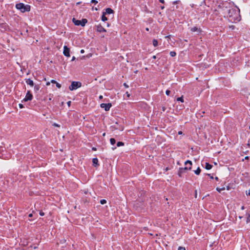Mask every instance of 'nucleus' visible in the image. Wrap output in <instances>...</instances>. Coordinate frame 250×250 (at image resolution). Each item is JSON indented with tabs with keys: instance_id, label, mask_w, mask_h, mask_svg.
Wrapping results in <instances>:
<instances>
[{
	"instance_id": "obj_26",
	"label": "nucleus",
	"mask_w": 250,
	"mask_h": 250,
	"mask_svg": "<svg viewBox=\"0 0 250 250\" xmlns=\"http://www.w3.org/2000/svg\"><path fill=\"white\" fill-rule=\"evenodd\" d=\"M81 191L82 192H83L85 194H86L88 192V190L86 189H85L84 190H82Z\"/></svg>"
},
{
	"instance_id": "obj_40",
	"label": "nucleus",
	"mask_w": 250,
	"mask_h": 250,
	"mask_svg": "<svg viewBox=\"0 0 250 250\" xmlns=\"http://www.w3.org/2000/svg\"><path fill=\"white\" fill-rule=\"evenodd\" d=\"M103 96H102V95H100V96H99V99H103Z\"/></svg>"
},
{
	"instance_id": "obj_37",
	"label": "nucleus",
	"mask_w": 250,
	"mask_h": 250,
	"mask_svg": "<svg viewBox=\"0 0 250 250\" xmlns=\"http://www.w3.org/2000/svg\"><path fill=\"white\" fill-rule=\"evenodd\" d=\"M19 107H20L21 108H23V105L22 104H19Z\"/></svg>"
},
{
	"instance_id": "obj_5",
	"label": "nucleus",
	"mask_w": 250,
	"mask_h": 250,
	"mask_svg": "<svg viewBox=\"0 0 250 250\" xmlns=\"http://www.w3.org/2000/svg\"><path fill=\"white\" fill-rule=\"evenodd\" d=\"M33 99V96L30 93V91H28L27 92L26 95L25 96V97L23 99L22 101L24 102H27L28 101H31Z\"/></svg>"
},
{
	"instance_id": "obj_19",
	"label": "nucleus",
	"mask_w": 250,
	"mask_h": 250,
	"mask_svg": "<svg viewBox=\"0 0 250 250\" xmlns=\"http://www.w3.org/2000/svg\"><path fill=\"white\" fill-rule=\"evenodd\" d=\"M110 144L112 145H114L115 143H116V140L114 138H111L110 139Z\"/></svg>"
},
{
	"instance_id": "obj_53",
	"label": "nucleus",
	"mask_w": 250,
	"mask_h": 250,
	"mask_svg": "<svg viewBox=\"0 0 250 250\" xmlns=\"http://www.w3.org/2000/svg\"><path fill=\"white\" fill-rule=\"evenodd\" d=\"M161 2L163 3L164 2V0H161Z\"/></svg>"
},
{
	"instance_id": "obj_56",
	"label": "nucleus",
	"mask_w": 250,
	"mask_h": 250,
	"mask_svg": "<svg viewBox=\"0 0 250 250\" xmlns=\"http://www.w3.org/2000/svg\"><path fill=\"white\" fill-rule=\"evenodd\" d=\"M105 133H104L103 134V136H105Z\"/></svg>"
},
{
	"instance_id": "obj_1",
	"label": "nucleus",
	"mask_w": 250,
	"mask_h": 250,
	"mask_svg": "<svg viewBox=\"0 0 250 250\" xmlns=\"http://www.w3.org/2000/svg\"><path fill=\"white\" fill-rule=\"evenodd\" d=\"M226 13L227 16L229 18H231L232 20H235L237 16V10L235 8L228 9L227 6L226 7Z\"/></svg>"
},
{
	"instance_id": "obj_34",
	"label": "nucleus",
	"mask_w": 250,
	"mask_h": 250,
	"mask_svg": "<svg viewBox=\"0 0 250 250\" xmlns=\"http://www.w3.org/2000/svg\"><path fill=\"white\" fill-rule=\"evenodd\" d=\"M246 193L247 195H250V190H249V191H246Z\"/></svg>"
},
{
	"instance_id": "obj_25",
	"label": "nucleus",
	"mask_w": 250,
	"mask_h": 250,
	"mask_svg": "<svg viewBox=\"0 0 250 250\" xmlns=\"http://www.w3.org/2000/svg\"><path fill=\"white\" fill-rule=\"evenodd\" d=\"M106 203V201L104 199H102L100 201V203L102 205H104V204H105Z\"/></svg>"
},
{
	"instance_id": "obj_27",
	"label": "nucleus",
	"mask_w": 250,
	"mask_h": 250,
	"mask_svg": "<svg viewBox=\"0 0 250 250\" xmlns=\"http://www.w3.org/2000/svg\"><path fill=\"white\" fill-rule=\"evenodd\" d=\"M56 84L57 87H58L59 88L61 87V84L59 83H56Z\"/></svg>"
},
{
	"instance_id": "obj_28",
	"label": "nucleus",
	"mask_w": 250,
	"mask_h": 250,
	"mask_svg": "<svg viewBox=\"0 0 250 250\" xmlns=\"http://www.w3.org/2000/svg\"><path fill=\"white\" fill-rule=\"evenodd\" d=\"M225 188H216V190L219 192H221V191L223 190H224Z\"/></svg>"
},
{
	"instance_id": "obj_16",
	"label": "nucleus",
	"mask_w": 250,
	"mask_h": 250,
	"mask_svg": "<svg viewBox=\"0 0 250 250\" xmlns=\"http://www.w3.org/2000/svg\"><path fill=\"white\" fill-rule=\"evenodd\" d=\"M194 173L196 175H199L201 172V169L200 167H198L196 170L194 171Z\"/></svg>"
},
{
	"instance_id": "obj_11",
	"label": "nucleus",
	"mask_w": 250,
	"mask_h": 250,
	"mask_svg": "<svg viewBox=\"0 0 250 250\" xmlns=\"http://www.w3.org/2000/svg\"><path fill=\"white\" fill-rule=\"evenodd\" d=\"M26 83L27 84H29V85H30L31 86H34V82L33 81L30 79H28L26 80Z\"/></svg>"
},
{
	"instance_id": "obj_41",
	"label": "nucleus",
	"mask_w": 250,
	"mask_h": 250,
	"mask_svg": "<svg viewBox=\"0 0 250 250\" xmlns=\"http://www.w3.org/2000/svg\"><path fill=\"white\" fill-rule=\"evenodd\" d=\"M32 216H33V215H32V213L29 214V215H28V216H29V217H32Z\"/></svg>"
},
{
	"instance_id": "obj_42",
	"label": "nucleus",
	"mask_w": 250,
	"mask_h": 250,
	"mask_svg": "<svg viewBox=\"0 0 250 250\" xmlns=\"http://www.w3.org/2000/svg\"><path fill=\"white\" fill-rule=\"evenodd\" d=\"M182 134V132L181 131H180L178 132V134Z\"/></svg>"
},
{
	"instance_id": "obj_55",
	"label": "nucleus",
	"mask_w": 250,
	"mask_h": 250,
	"mask_svg": "<svg viewBox=\"0 0 250 250\" xmlns=\"http://www.w3.org/2000/svg\"><path fill=\"white\" fill-rule=\"evenodd\" d=\"M245 159H248V156L246 157H245Z\"/></svg>"
},
{
	"instance_id": "obj_49",
	"label": "nucleus",
	"mask_w": 250,
	"mask_h": 250,
	"mask_svg": "<svg viewBox=\"0 0 250 250\" xmlns=\"http://www.w3.org/2000/svg\"><path fill=\"white\" fill-rule=\"evenodd\" d=\"M241 209H244V206H242V207H241Z\"/></svg>"
},
{
	"instance_id": "obj_14",
	"label": "nucleus",
	"mask_w": 250,
	"mask_h": 250,
	"mask_svg": "<svg viewBox=\"0 0 250 250\" xmlns=\"http://www.w3.org/2000/svg\"><path fill=\"white\" fill-rule=\"evenodd\" d=\"M212 165H210L208 163H206V167L205 168L207 170H209L212 168Z\"/></svg>"
},
{
	"instance_id": "obj_23",
	"label": "nucleus",
	"mask_w": 250,
	"mask_h": 250,
	"mask_svg": "<svg viewBox=\"0 0 250 250\" xmlns=\"http://www.w3.org/2000/svg\"><path fill=\"white\" fill-rule=\"evenodd\" d=\"M177 100L178 101H180V102H182V103H183V102H184V99H183V96H182V97H179V98H178L177 99Z\"/></svg>"
},
{
	"instance_id": "obj_2",
	"label": "nucleus",
	"mask_w": 250,
	"mask_h": 250,
	"mask_svg": "<svg viewBox=\"0 0 250 250\" xmlns=\"http://www.w3.org/2000/svg\"><path fill=\"white\" fill-rule=\"evenodd\" d=\"M16 8L20 10L21 12L24 13L28 12L30 10V6L29 5H24L22 3H19L16 5Z\"/></svg>"
},
{
	"instance_id": "obj_51",
	"label": "nucleus",
	"mask_w": 250,
	"mask_h": 250,
	"mask_svg": "<svg viewBox=\"0 0 250 250\" xmlns=\"http://www.w3.org/2000/svg\"><path fill=\"white\" fill-rule=\"evenodd\" d=\"M146 30L148 31V30H149L148 28H146Z\"/></svg>"
},
{
	"instance_id": "obj_21",
	"label": "nucleus",
	"mask_w": 250,
	"mask_h": 250,
	"mask_svg": "<svg viewBox=\"0 0 250 250\" xmlns=\"http://www.w3.org/2000/svg\"><path fill=\"white\" fill-rule=\"evenodd\" d=\"M124 145V143L122 142H118L117 144V146L119 147L121 146H123Z\"/></svg>"
},
{
	"instance_id": "obj_57",
	"label": "nucleus",
	"mask_w": 250,
	"mask_h": 250,
	"mask_svg": "<svg viewBox=\"0 0 250 250\" xmlns=\"http://www.w3.org/2000/svg\"><path fill=\"white\" fill-rule=\"evenodd\" d=\"M115 148H116V147H114V148L113 147V148H112V149H115Z\"/></svg>"
},
{
	"instance_id": "obj_12",
	"label": "nucleus",
	"mask_w": 250,
	"mask_h": 250,
	"mask_svg": "<svg viewBox=\"0 0 250 250\" xmlns=\"http://www.w3.org/2000/svg\"><path fill=\"white\" fill-rule=\"evenodd\" d=\"M190 30L193 32H197L200 33L201 32L200 29L198 28L197 27H194L191 28L190 29Z\"/></svg>"
},
{
	"instance_id": "obj_9",
	"label": "nucleus",
	"mask_w": 250,
	"mask_h": 250,
	"mask_svg": "<svg viewBox=\"0 0 250 250\" xmlns=\"http://www.w3.org/2000/svg\"><path fill=\"white\" fill-rule=\"evenodd\" d=\"M106 14H110L113 13V10L110 8H107L105 9V12H104Z\"/></svg>"
},
{
	"instance_id": "obj_7",
	"label": "nucleus",
	"mask_w": 250,
	"mask_h": 250,
	"mask_svg": "<svg viewBox=\"0 0 250 250\" xmlns=\"http://www.w3.org/2000/svg\"><path fill=\"white\" fill-rule=\"evenodd\" d=\"M69 52H70L69 48L65 45L63 47V53L64 55L67 57H70Z\"/></svg>"
},
{
	"instance_id": "obj_36",
	"label": "nucleus",
	"mask_w": 250,
	"mask_h": 250,
	"mask_svg": "<svg viewBox=\"0 0 250 250\" xmlns=\"http://www.w3.org/2000/svg\"><path fill=\"white\" fill-rule=\"evenodd\" d=\"M51 83H57V82L56 81H55V80H52L51 81Z\"/></svg>"
},
{
	"instance_id": "obj_32",
	"label": "nucleus",
	"mask_w": 250,
	"mask_h": 250,
	"mask_svg": "<svg viewBox=\"0 0 250 250\" xmlns=\"http://www.w3.org/2000/svg\"><path fill=\"white\" fill-rule=\"evenodd\" d=\"M40 215L41 216H44V213L43 212H42V211H40Z\"/></svg>"
},
{
	"instance_id": "obj_50",
	"label": "nucleus",
	"mask_w": 250,
	"mask_h": 250,
	"mask_svg": "<svg viewBox=\"0 0 250 250\" xmlns=\"http://www.w3.org/2000/svg\"><path fill=\"white\" fill-rule=\"evenodd\" d=\"M37 246H34V249H37Z\"/></svg>"
},
{
	"instance_id": "obj_31",
	"label": "nucleus",
	"mask_w": 250,
	"mask_h": 250,
	"mask_svg": "<svg viewBox=\"0 0 250 250\" xmlns=\"http://www.w3.org/2000/svg\"><path fill=\"white\" fill-rule=\"evenodd\" d=\"M178 250H186V249L184 247H179Z\"/></svg>"
},
{
	"instance_id": "obj_43",
	"label": "nucleus",
	"mask_w": 250,
	"mask_h": 250,
	"mask_svg": "<svg viewBox=\"0 0 250 250\" xmlns=\"http://www.w3.org/2000/svg\"><path fill=\"white\" fill-rule=\"evenodd\" d=\"M152 58L154 59H155L156 58V56L154 55L153 57H152Z\"/></svg>"
},
{
	"instance_id": "obj_15",
	"label": "nucleus",
	"mask_w": 250,
	"mask_h": 250,
	"mask_svg": "<svg viewBox=\"0 0 250 250\" xmlns=\"http://www.w3.org/2000/svg\"><path fill=\"white\" fill-rule=\"evenodd\" d=\"M92 162L93 165L96 167V165H98V160L97 158H93L92 160Z\"/></svg>"
},
{
	"instance_id": "obj_24",
	"label": "nucleus",
	"mask_w": 250,
	"mask_h": 250,
	"mask_svg": "<svg viewBox=\"0 0 250 250\" xmlns=\"http://www.w3.org/2000/svg\"><path fill=\"white\" fill-rule=\"evenodd\" d=\"M250 222V214H249L247 217L246 222H247V223H248Z\"/></svg>"
},
{
	"instance_id": "obj_30",
	"label": "nucleus",
	"mask_w": 250,
	"mask_h": 250,
	"mask_svg": "<svg viewBox=\"0 0 250 250\" xmlns=\"http://www.w3.org/2000/svg\"><path fill=\"white\" fill-rule=\"evenodd\" d=\"M170 90H166V94L167 95H169V94H170Z\"/></svg>"
},
{
	"instance_id": "obj_35",
	"label": "nucleus",
	"mask_w": 250,
	"mask_h": 250,
	"mask_svg": "<svg viewBox=\"0 0 250 250\" xmlns=\"http://www.w3.org/2000/svg\"><path fill=\"white\" fill-rule=\"evenodd\" d=\"M124 86L125 87V88H128L129 86L126 83H124Z\"/></svg>"
},
{
	"instance_id": "obj_4",
	"label": "nucleus",
	"mask_w": 250,
	"mask_h": 250,
	"mask_svg": "<svg viewBox=\"0 0 250 250\" xmlns=\"http://www.w3.org/2000/svg\"><path fill=\"white\" fill-rule=\"evenodd\" d=\"M81 83L79 82H73L69 86V89L72 91L77 89L81 86Z\"/></svg>"
},
{
	"instance_id": "obj_44",
	"label": "nucleus",
	"mask_w": 250,
	"mask_h": 250,
	"mask_svg": "<svg viewBox=\"0 0 250 250\" xmlns=\"http://www.w3.org/2000/svg\"><path fill=\"white\" fill-rule=\"evenodd\" d=\"M46 85H49L50 84V82H48L46 83Z\"/></svg>"
},
{
	"instance_id": "obj_6",
	"label": "nucleus",
	"mask_w": 250,
	"mask_h": 250,
	"mask_svg": "<svg viewBox=\"0 0 250 250\" xmlns=\"http://www.w3.org/2000/svg\"><path fill=\"white\" fill-rule=\"evenodd\" d=\"M111 104L108 103V104H101L100 105L101 107L103 108L104 109L105 111H108L109 110L110 107H111Z\"/></svg>"
},
{
	"instance_id": "obj_17",
	"label": "nucleus",
	"mask_w": 250,
	"mask_h": 250,
	"mask_svg": "<svg viewBox=\"0 0 250 250\" xmlns=\"http://www.w3.org/2000/svg\"><path fill=\"white\" fill-rule=\"evenodd\" d=\"M40 88V86L38 84H36L34 86V91L37 92Z\"/></svg>"
},
{
	"instance_id": "obj_10",
	"label": "nucleus",
	"mask_w": 250,
	"mask_h": 250,
	"mask_svg": "<svg viewBox=\"0 0 250 250\" xmlns=\"http://www.w3.org/2000/svg\"><path fill=\"white\" fill-rule=\"evenodd\" d=\"M72 21H73V23L75 24V25H77V26L80 25V24H81V21L76 20L75 18H73Z\"/></svg>"
},
{
	"instance_id": "obj_8",
	"label": "nucleus",
	"mask_w": 250,
	"mask_h": 250,
	"mask_svg": "<svg viewBox=\"0 0 250 250\" xmlns=\"http://www.w3.org/2000/svg\"><path fill=\"white\" fill-rule=\"evenodd\" d=\"M96 30L99 32H106V30L101 25L96 26Z\"/></svg>"
},
{
	"instance_id": "obj_39",
	"label": "nucleus",
	"mask_w": 250,
	"mask_h": 250,
	"mask_svg": "<svg viewBox=\"0 0 250 250\" xmlns=\"http://www.w3.org/2000/svg\"><path fill=\"white\" fill-rule=\"evenodd\" d=\"M126 94L127 95V96L128 97H129V96H130V94L128 93V92H126Z\"/></svg>"
},
{
	"instance_id": "obj_18",
	"label": "nucleus",
	"mask_w": 250,
	"mask_h": 250,
	"mask_svg": "<svg viewBox=\"0 0 250 250\" xmlns=\"http://www.w3.org/2000/svg\"><path fill=\"white\" fill-rule=\"evenodd\" d=\"M102 20L103 21H106L107 20V18L105 17V14L104 13H103V15L102 16Z\"/></svg>"
},
{
	"instance_id": "obj_48",
	"label": "nucleus",
	"mask_w": 250,
	"mask_h": 250,
	"mask_svg": "<svg viewBox=\"0 0 250 250\" xmlns=\"http://www.w3.org/2000/svg\"><path fill=\"white\" fill-rule=\"evenodd\" d=\"M92 150H96V148L95 147H93L92 148Z\"/></svg>"
},
{
	"instance_id": "obj_13",
	"label": "nucleus",
	"mask_w": 250,
	"mask_h": 250,
	"mask_svg": "<svg viewBox=\"0 0 250 250\" xmlns=\"http://www.w3.org/2000/svg\"><path fill=\"white\" fill-rule=\"evenodd\" d=\"M87 20L85 19H82V20L81 21V23L80 25L82 26H84L85 24L87 23Z\"/></svg>"
},
{
	"instance_id": "obj_3",
	"label": "nucleus",
	"mask_w": 250,
	"mask_h": 250,
	"mask_svg": "<svg viewBox=\"0 0 250 250\" xmlns=\"http://www.w3.org/2000/svg\"><path fill=\"white\" fill-rule=\"evenodd\" d=\"M189 165V167H186L184 168H180L179 171H178V175L180 176H182V174L185 172L186 170H190L191 168V166H192V162L189 160H187L185 162V165L186 166H187L188 165Z\"/></svg>"
},
{
	"instance_id": "obj_20",
	"label": "nucleus",
	"mask_w": 250,
	"mask_h": 250,
	"mask_svg": "<svg viewBox=\"0 0 250 250\" xmlns=\"http://www.w3.org/2000/svg\"><path fill=\"white\" fill-rule=\"evenodd\" d=\"M153 45L155 47H156V46H157L158 45V41L154 39L153 40Z\"/></svg>"
},
{
	"instance_id": "obj_33",
	"label": "nucleus",
	"mask_w": 250,
	"mask_h": 250,
	"mask_svg": "<svg viewBox=\"0 0 250 250\" xmlns=\"http://www.w3.org/2000/svg\"><path fill=\"white\" fill-rule=\"evenodd\" d=\"M91 2L95 4L98 3V1L96 0H91Z\"/></svg>"
},
{
	"instance_id": "obj_29",
	"label": "nucleus",
	"mask_w": 250,
	"mask_h": 250,
	"mask_svg": "<svg viewBox=\"0 0 250 250\" xmlns=\"http://www.w3.org/2000/svg\"><path fill=\"white\" fill-rule=\"evenodd\" d=\"M53 125L54 126H56V127H60V125H58V124L55 123H54L53 124Z\"/></svg>"
},
{
	"instance_id": "obj_47",
	"label": "nucleus",
	"mask_w": 250,
	"mask_h": 250,
	"mask_svg": "<svg viewBox=\"0 0 250 250\" xmlns=\"http://www.w3.org/2000/svg\"><path fill=\"white\" fill-rule=\"evenodd\" d=\"M70 103H71V102H70V101H69V102H67V104H68L69 105H70Z\"/></svg>"
},
{
	"instance_id": "obj_54",
	"label": "nucleus",
	"mask_w": 250,
	"mask_h": 250,
	"mask_svg": "<svg viewBox=\"0 0 250 250\" xmlns=\"http://www.w3.org/2000/svg\"><path fill=\"white\" fill-rule=\"evenodd\" d=\"M186 167H189V165H188L187 166H186Z\"/></svg>"
},
{
	"instance_id": "obj_38",
	"label": "nucleus",
	"mask_w": 250,
	"mask_h": 250,
	"mask_svg": "<svg viewBox=\"0 0 250 250\" xmlns=\"http://www.w3.org/2000/svg\"><path fill=\"white\" fill-rule=\"evenodd\" d=\"M75 59H76V58H75L74 56H73V57H72V58L71 61H74Z\"/></svg>"
},
{
	"instance_id": "obj_46",
	"label": "nucleus",
	"mask_w": 250,
	"mask_h": 250,
	"mask_svg": "<svg viewBox=\"0 0 250 250\" xmlns=\"http://www.w3.org/2000/svg\"><path fill=\"white\" fill-rule=\"evenodd\" d=\"M195 197H197V190H196L195 191Z\"/></svg>"
},
{
	"instance_id": "obj_22",
	"label": "nucleus",
	"mask_w": 250,
	"mask_h": 250,
	"mask_svg": "<svg viewBox=\"0 0 250 250\" xmlns=\"http://www.w3.org/2000/svg\"><path fill=\"white\" fill-rule=\"evenodd\" d=\"M169 54L171 57H174L176 55V52L174 51H170Z\"/></svg>"
},
{
	"instance_id": "obj_52",
	"label": "nucleus",
	"mask_w": 250,
	"mask_h": 250,
	"mask_svg": "<svg viewBox=\"0 0 250 250\" xmlns=\"http://www.w3.org/2000/svg\"><path fill=\"white\" fill-rule=\"evenodd\" d=\"M173 3L175 4V3H177V1H174Z\"/></svg>"
},
{
	"instance_id": "obj_45",
	"label": "nucleus",
	"mask_w": 250,
	"mask_h": 250,
	"mask_svg": "<svg viewBox=\"0 0 250 250\" xmlns=\"http://www.w3.org/2000/svg\"><path fill=\"white\" fill-rule=\"evenodd\" d=\"M84 52V50L83 49L81 50V53H83Z\"/></svg>"
}]
</instances>
